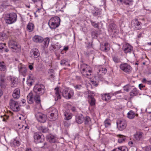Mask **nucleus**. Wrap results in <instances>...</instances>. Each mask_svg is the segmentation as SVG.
Here are the masks:
<instances>
[{
	"instance_id": "f257e3e1",
	"label": "nucleus",
	"mask_w": 151,
	"mask_h": 151,
	"mask_svg": "<svg viewBox=\"0 0 151 151\" xmlns=\"http://www.w3.org/2000/svg\"><path fill=\"white\" fill-rule=\"evenodd\" d=\"M4 18L6 24H11L14 23L16 21L17 15L15 13H11L6 14Z\"/></svg>"
},
{
	"instance_id": "f03ea898",
	"label": "nucleus",
	"mask_w": 151,
	"mask_h": 151,
	"mask_svg": "<svg viewBox=\"0 0 151 151\" xmlns=\"http://www.w3.org/2000/svg\"><path fill=\"white\" fill-rule=\"evenodd\" d=\"M60 22V19L59 17H53L49 20L48 25L51 29H55L59 26Z\"/></svg>"
},
{
	"instance_id": "7ed1b4c3",
	"label": "nucleus",
	"mask_w": 151,
	"mask_h": 151,
	"mask_svg": "<svg viewBox=\"0 0 151 151\" xmlns=\"http://www.w3.org/2000/svg\"><path fill=\"white\" fill-rule=\"evenodd\" d=\"M89 66L86 64H83L81 65L80 68L82 74L88 78L91 76V70L88 69Z\"/></svg>"
},
{
	"instance_id": "20e7f679",
	"label": "nucleus",
	"mask_w": 151,
	"mask_h": 151,
	"mask_svg": "<svg viewBox=\"0 0 151 151\" xmlns=\"http://www.w3.org/2000/svg\"><path fill=\"white\" fill-rule=\"evenodd\" d=\"M8 44L9 47L12 49L14 52H17L20 50V46L14 40H10L8 42Z\"/></svg>"
},
{
	"instance_id": "39448f33",
	"label": "nucleus",
	"mask_w": 151,
	"mask_h": 151,
	"mask_svg": "<svg viewBox=\"0 0 151 151\" xmlns=\"http://www.w3.org/2000/svg\"><path fill=\"white\" fill-rule=\"evenodd\" d=\"M34 91L37 94L42 95L45 91L44 86L42 84H37L35 85L34 88Z\"/></svg>"
},
{
	"instance_id": "423d86ee",
	"label": "nucleus",
	"mask_w": 151,
	"mask_h": 151,
	"mask_svg": "<svg viewBox=\"0 0 151 151\" xmlns=\"http://www.w3.org/2000/svg\"><path fill=\"white\" fill-rule=\"evenodd\" d=\"M62 95L64 98L66 99H70L73 95V92L72 91H69L68 88H65L61 90Z\"/></svg>"
},
{
	"instance_id": "0eeeda50",
	"label": "nucleus",
	"mask_w": 151,
	"mask_h": 151,
	"mask_svg": "<svg viewBox=\"0 0 151 151\" xmlns=\"http://www.w3.org/2000/svg\"><path fill=\"white\" fill-rule=\"evenodd\" d=\"M11 109L14 111L17 112L19 110L20 108L18 102L13 99H11L9 103Z\"/></svg>"
},
{
	"instance_id": "6e6552de",
	"label": "nucleus",
	"mask_w": 151,
	"mask_h": 151,
	"mask_svg": "<svg viewBox=\"0 0 151 151\" xmlns=\"http://www.w3.org/2000/svg\"><path fill=\"white\" fill-rule=\"evenodd\" d=\"M50 116L49 118L51 121L55 120L58 118V113L57 110L55 108L52 109V110L49 113Z\"/></svg>"
},
{
	"instance_id": "1a4fd4ad",
	"label": "nucleus",
	"mask_w": 151,
	"mask_h": 151,
	"mask_svg": "<svg viewBox=\"0 0 151 151\" xmlns=\"http://www.w3.org/2000/svg\"><path fill=\"white\" fill-rule=\"evenodd\" d=\"M107 72L106 69L105 68L100 67L98 68L97 74L96 75L95 77H98L99 80L103 79V76Z\"/></svg>"
},
{
	"instance_id": "9d476101",
	"label": "nucleus",
	"mask_w": 151,
	"mask_h": 151,
	"mask_svg": "<svg viewBox=\"0 0 151 151\" xmlns=\"http://www.w3.org/2000/svg\"><path fill=\"white\" fill-rule=\"evenodd\" d=\"M120 68L122 70L128 73L131 72L132 70V68L127 63L121 64L120 65Z\"/></svg>"
},
{
	"instance_id": "9b49d317",
	"label": "nucleus",
	"mask_w": 151,
	"mask_h": 151,
	"mask_svg": "<svg viewBox=\"0 0 151 151\" xmlns=\"http://www.w3.org/2000/svg\"><path fill=\"white\" fill-rule=\"evenodd\" d=\"M34 142L36 144L43 142L44 141V139L41 137L39 134L36 132H35L34 134Z\"/></svg>"
},
{
	"instance_id": "f8f14e48",
	"label": "nucleus",
	"mask_w": 151,
	"mask_h": 151,
	"mask_svg": "<svg viewBox=\"0 0 151 151\" xmlns=\"http://www.w3.org/2000/svg\"><path fill=\"white\" fill-rule=\"evenodd\" d=\"M117 127L120 130H122L125 129L127 126L126 121L124 119L119 120L117 122Z\"/></svg>"
},
{
	"instance_id": "ddd939ff",
	"label": "nucleus",
	"mask_w": 151,
	"mask_h": 151,
	"mask_svg": "<svg viewBox=\"0 0 151 151\" xmlns=\"http://www.w3.org/2000/svg\"><path fill=\"white\" fill-rule=\"evenodd\" d=\"M35 115L37 120L40 122L44 123L45 121L46 116L43 113L38 112L35 114Z\"/></svg>"
},
{
	"instance_id": "4468645a",
	"label": "nucleus",
	"mask_w": 151,
	"mask_h": 151,
	"mask_svg": "<svg viewBox=\"0 0 151 151\" xmlns=\"http://www.w3.org/2000/svg\"><path fill=\"white\" fill-rule=\"evenodd\" d=\"M18 133L19 135L22 136L23 137L26 136V131L25 129L26 127H23L24 125L22 124H18Z\"/></svg>"
},
{
	"instance_id": "2eb2a0df",
	"label": "nucleus",
	"mask_w": 151,
	"mask_h": 151,
	"mask_svg": "<svg viewBox=\"0 0 151 151\" xmlns=\"http://www.w3.org/2000/svg\"><path fill=\"white\" fill-rule=\"evenodd\" d=\"M141 24V23L139 22L137 19H135L133 20L132 22V26L136 30H139L141 29L142 27Z\"/></svg>"
},
{
	"instance_id": "dca6fc26",
	"label": "nucleus",
	"mask_w": 151,
	"mask_h": 151,
	"mask_svg": "<svg viewBox=\"0 0 151 151\" xmlns=\"http://www.w3.org/2000/svg\"><path fill=\"white\" fill-rule=\"evenodd\" d=\"M122 49L126 54L130 53L133 50L132 47L129 44L126 43L123 45Z\"/></svg>"
},
{
	"instance_id": "f3484780",
	"label": "nucleus",
	"mask_w": 151,
	"mask_h": 151,
	"mask_svg": "<svg viewBox=\"0 0 151 151\" xmlns=\"http://www.w3.org/2000/svg\"><path fill=\"white\" fill-rule=\"evenodd\" d=\"M134 139L137 141H142L144 138V134L140 132H137L134 134Z\"/></svg>"
},
{
	"instance_id": "a211bd4d",
	"label": "nucleus",
	"mask_w": 151,
	"mask_h": 151,
	"mask_svg": "<svg viewBox=\"0 0 151 151\" xmlns=\"http://www.w3.org/2000/svg\"><path fill=\"white\" fill-rule=\"evenodd\" d=\"M30 55L32 58H37L40 55V53L38 50L36 48L32 49L30 52Z\"/></svg>"
},
{
	"instance_id": "6ab92c4d",
	"label": "nucleus",
	"mask_w": 151,
	"mask_h": 151,
	"mask_svg": "<svg viewBox=\"0 0 151 151\" xmlns=\"http://www.w3.org/2000/svg\"><path fill=\"white\" fill-rule=\"evenodd\" d=\"M20 96V91L19 89L16 88L13 91L12 96L15 99H18Z\"/></svg>"
},
{
	"instance_id": "aec40b11",
	"label": "nucleus",
	"mask_w": 151,
	"mask_h": 151,
	"mask_svg": "<svg viewBox=\"0 0 151 151\" xmlns=\"http://www.w3.org/2000/svg\"><path fill=\"white\" fill-rule=\"evenodd\" d=\"M100 49L102 51L106 52L108 51L110 49V45L108 43H106L104 45L101 46Z\"/></svg>"
},
{
	"instance_id": "412c9836",
	"label": "nucleus",
	"mask_w": 151,
	"mask_h": 151,
	"mask_svg": "<svg viewBox=\"0 0 151 151\" xmlns=\"http://www.w3.org/2000/svg\"><path fill=\"white\" fill-rule=\"evenodd\" d=\"M47 141L50 143L55 142L56 141L55 137L53 135L50 134L47 136Z\"/></svg>"
},
{
	"instance_id": "4be33fe9",
	"label": "nucleus",
	"mask_w": 151,
	"mask_h": 151,
	"mask_svg": "<svg viewBox=\"0 0 151 151\" xmlns=\"http://www.w3.org/2000/svg\"><path fill=\"white\" fill-rule=\"evenodd\" d=\"M32 40L36 42H41L43 40V38L39 36L35 35L32 38Z\"/></svg>"
},
{
	"instance_id": "5701e85b",
	"label": "nucleus",
	"mask_w": 151,
	"mask_h": 151,
	"mask_svg": "<svg viewBox=\"0 0 151 151\" xmlns=\"http://www.w3.org/2000/svg\"><path fill=\"white\" fill-rule=\"evenodd\" d=\"M84 120V117L82 114H81L77 116L76 117V122L78 124L82 123Z\"/></svg>"
},
{
	"instance_id": "b1692460",
	"label": "nucleus",
	"mask_w": 151,
	"mask_h": 151,
	"mask_svg": "<svg viewBox=\"0 0 151 151\" xmlns=\"http://www.w3.org/2000/svg\"><path fill=\"white\" fill-rule=\"evenodd\" d=\"M135 115L138 116V114H135L134 112L132 111H130L127 114V117L130 119L134 118Z\"/></svg>"
},
{
	"instance_id": "393cba45",
	"label": "nucleus",
	"mask_w": 151,
	"mask_h": 151,
	"mask_svg": "<svg viewBox=\"0 0 151 151\" xmlns=\"http://www.w3.org/2000/svg\"><path fill=\"white\" fill-rule=\"evenodd\" d=\"M33 96L32 93H30L27 96V100L28 103L29 104L33 103Z\"/></svg>"
},
{
	"instance_id": "a878e982",
	"label": "nucleus",
	"mask_w": 151,
	"mask_h": 151,
	"mask_svg": "<svg viewBox=\"0 0 151 151\" xmlns=\"http://www.w3.org/2000/svg\"><path fill=\"white\" fill-rule=\"evenodd\" d=\"M55 97H56V98H55V100L57 101L61 98L59 91V88L58 87L55 88Z\"/></svg>"
},
{
	"instance_id": "bb28decb",
	"label": "nucleus",
	"mask_w": 151,
	"mask_h": 151,
	"mask_svg": "<svg viewBox=\"0 0 151 151\" xmlns=\"http://www.w3.org/2000/svg\"><path fill=\"white\" fill-rule=\"evenodd\" d=\"M116 26L114 24H111L109 25V27L108 30L109 32H113L116 29Z\"/></svg>"
},
{
	"instance_id": "cd10ccee",
	"label": "nucleus",
	"mask_w": 151,
	"mask_h": 151,
	"mask_svg": "<svg viewBox=\"0 0 151 151\" xmlns=\"http://www.w3.org/2000/svg\"><path fill=\"white\" fill-rule=\"evenodd\" d=\"M19 71L22 74L24 75L27 72V69L24 66H21L19 70Z\"/></svg>"
},
{
	"instance_id": "c85d7f7f",
	"label": "nucleus",
	"mask_w": 151,
	"mask_h": 151,
	"mask_svg": "<svg viewBox=\"0 0 151 151\" xmlns=\"http://www.w3.org/2000/svg\"><path fill=\"white\" fill-rule=\"evenodd\" d=\"M103 100L106 101H108L111 98V96L109 93H105L102 95Z\"/></svg>"
},
{
	"instance_id": "c756f323",
	"label": "nucleus",
	"mask_w": 151,
	"mask_h": 151,
	"mask_svg": "<svg viewBox=\"0 0 151 151\" xmlns=\"http://www.w3.org/2000/svg\"><path fill=\"white\" fill-rule=\"evenodd\" d=\"M34 28V24L32 23H29L27 26V30L29 32H32Z\"/></svg>"
},
{
	"instance_id": "7c9ffc66",
	"label": "nucleus",
	"mask_w": 151,
	"mask_h": 151,
	"mask_svg": "<svg viewBox=\"0 0 151 151\" xmlns=\"http://www.w3.org/2000/svg\"><path fill=\"white\" fill-rule=\"evenodd\" d=\"M64 115L66 120H68L70 119L72 117V114L67 111H65L64 113Z\"/></svg>"
},
{
	"instance_id": "2f4dec72",
	"label": "nucleus",
	"mask_w": 151,
	"mask_h": 151,
	"mask_svg": "<svg viewBox=\"0 0 151 151\" xmlns=\"http://www.w3.org/2000/svg\"><path fill=\"white\" fill-rule=\"evenodd\" d=\"M6 69L5 64L3 61L0 62V70L5 71Z\"/></svg>"
},
{
	"instance_id": "473e14b6",
	"label": "nucleus",
	"mask_w": 151,
	"mask_h": 151,
	"mask_svg": "<svg viewBox=\"0 0 151 151\" xmlns=\"http://www.w3.org/2000/svg\"><path fill=\"white\" fill-rule=\"evenodd\" d=\"M117 136L119 137L118 140V142L119 143H121L124 142L126 139L125 136L121 134L117 135Z\"/></svg>"
},
{
	"instance_id": "72a5a7b5",
	"label": "nucleus",
	"mask_w": 151,
	"mask_h": 151,
	"mask_svg": "<svg viewBox=\"0 0 151 151\" xmlns=\"http://www.w3.org/2000/svg\"><path fill=\"white\" fill-rule=\"evenodd\" d=\"M129 94L132 97L137 95L138 93L137 92V89L135 88H133L132 91L130 92Z\"/></svg>"
},
{
	"instance_id": "f704fd0d",
	"label": "nucleus",
	"mask_w": 151,
	"mask_h": 151,
	"mask_svg": "<svg viewBox=\"0 0 151 151\" xmlns=\"http://www.w3.org/2000/svg\"><path fill=\"white\" fill-rule=\"evenodd\" d=\"M34 99L36 103L39 104L40 106V96L36 95L35 96Z\"/></svg>"
},
{
	"instance_id": "c9c22d12",
	"label": "nucleus",
	"mask_w": 151,
	"mask_h": 151,
	"mask_svg": "<svg viewBox=\"0 0 151 151\" xmlns=\"http://www.w3.org/2000/svg\"><path fill=\"white\" fill-rule=\"evenodd\" d=\"M16 79L13 78H11V86L14 87L16 86L17 84V81H16Z\"/></svg>"
},
{
	"instance_id": "e433bc0d",
	"label": "nucleus",
	"mask_w": 151,
	"mask_h": 151,
	"mask_svg": "<svg viewBox=\"0 0 151 151\" xmlns=\"http://www.w3.org/2000/svg\"><path fill=\"white\" fill-rule=\"evenodd\" d=\"M60 65H62L65 66H68L70 65V64H69L68 62L67 61V60L65 59H63L62 60L60 63Z\"/></svg>"
},
{
	"instance_id": "4c0bfd02",
	"label": "nucleus",
	"mask_w": 151,
	"mask_h": 151,
	"mask_svg": "<svg viewBox=\"0 0 151 151\" xmlns=\"http://www.w3.org/2000/svg\"><path fill=\"white\" fill-rule=\"evenodd\" d=\"M11 145L13 147L18 146L19 145V142L16 139L14 140L11 143Z\"/></svg>"
},
{
	"instance_id": "58836bf2",
	"label": "nucleus",
	"mask_w": 151,
	"mask_h": 151,
	"mask_svg": "<svg viewBox=\"0 0 151 151\" xmlns=\"http://www.w3.org/2000/svg\"><path fill=\"white\" fill-rule=\"evenodd\" d=\"M89 101L90 102V104L91 106H94L95 105V99L92 96H89Z\"/></svg>"
},
{
	"instance_id": "ea45409f",
	"label": "nucleus",
	"mask_w": 151,
	"mask_h": 151,
	"mask_svg": "<svg viewBox=\"0 0 151 151\" xmlns=\"http://www.w3.org/2000/svg\"><path fill=\"white\" fill-rule=\"evenodd\" d=\"M39 130L42 133H46L48 132V129L47 127L40 126L39 127Z\"/></svg>"
},
{
	"instance_id": "a19ab883",
	"label": "nucleus",
	"mask_w": 151,
	"mask_h": 151,
	"mask_svg": "<svg viewBox=\"0 0 151 151\" xmlns=\"http://www.w3.org/2000/svg\"><path fill=\"white\" fill-rule=\"evenodd\" d=\"M111 121L110 119H106L104 122V124L106 127H107L111 125Z\"/></svg>"
},
{
	"instance_id": "79ce46f5",
	"label": "nucleus",
	"mask_w": 151,
	"mask_h": 151,
	"mask_svg": "<svg viewBox=\"0 0 151 151\" xmlns=\"http://www.w3.org/2000/svg\"><path fill=\"white\" fill-rule=\"evenodd\" d=\"M84 120L85 123L86 124H89L91 122V119L88 116L85 117Z\"/></svg>"
},
{
	"instance_id": "37998d69",
	"label": "nucleus",
	"mask_w": 151,
	"mask_h": 151,
	"mask_svg": "<svg viewBox=\"0 0 151 151\" xmlns=\"http://www.w3.org/2000/svg\"><path fill=\"white\" fill-rule=\"evenodd\" d=\"M76 90L80 92L83 88V87L81 85H77L74 86Z\"/></svg>"
},
{
	"instance_id": "c03bdc74",
	"label": "nucleus",
	"mask_w": 151,
	"mask_h": 151,
	"mask_svg": "<svg viewBox=\"0 0 151 151\" xmlns=\"http://www.w3.org/2000/svg\"><path fill=\"white\" fill-rule=\"evenodd\" d=\"M120 151H128L127 148L125 146H122L118 147Z\"/></svg>"
},
{
	"instance_id": "a18cd8bd",
	"label": "nucleus",
	"mask_w": 151,
	"mask_h": 151,
	"mask_svg": "<svg viewBox=\"0 0 151 151\" xmlns=\"http://www.w3.org/2000/svg\"><path fill=\"white\" fill-rule=\"evenodd\" d=\"M132 87L129 85H126L124 87V90L127 92H128L129 90L131 89Z\"/></svg>"
},
{
	"instance_id": "49530a36",
	"label": "nucleus",
	"mask_w": 151,
	"mask_h": 151,
	"mask_svg": "<svg viewBox=\"0 0 151 151\" xmlns=\"http://www.w3.org/2000/svg\"><path fill=\"white\" fill-rule=\"evenodd\" d=\"M52 50H54L58 48V46L56 45H52L50 47Z\"/></svg>"
},
{
	"instance_id": "de8ad7c7",
	"label": "nucleus",
	"mask_w": 151,
	"mask_h": 151,
	"mask_svg": "<svg viewBox=\"0 0 151 151\" xmlns=\"http://www.w3.org/2000/svg\"><path fill=\"white\" fill-rule=\"evenodd\" d=\"M114 61L116 63H117L119 61V59H118L117 57L114 56L113 58Z\"/></svg>"
},
{
	"instance_id": "09e8293b",
	"label": "nucleus",
	"mask_w": 151,
	"mask_h": 151,
	"mask_svg": "<svg viewBox=\"0 0 151 151\" xmlns=\"http://www.w3.org/2000/svg\"><path fill=\"white\" fill-rule=\"evenodd\" d=\"M132 1V0H125L124 3L127 5H129Z\"/></svg>"
},
{
	"instance_id": "8fccbe9b",
	"label": "nucleus",
	"mask_w": 151,
	"mask_h": 151,
	"mask_svg": "<svg viewBox=\"0 0 151 151\" xmlns=\"http://www.w3.org/2000/svg\"><path fill=\"white\" fill-rule=\"evenodd\" d=\"M0 86L1 88H5V82H2L0 81Z\"/></svg>"
},
{
	"instance_id": "3c124183",
	"label": "nucleus",
	"mask_w": 151,
	"mask_h": 151,
	"mask_svg": "<svg viewBox=\"0 0 151 151\" xmlns=\"http://www.w3.org/2000/svg\"><path fill=\"white\" fill-rule=\"evenodd\" d=\"M93 14L94 16H97L100 15L101 14V12H100L96 11L94 12L93 13Z\"/></svg>"
},
{
	"instance_id": "603ef678",
	"label": "nucleus",
	"mask_w": 151,
	"mask_h": 151,
	"mask_svg": "<svg viewBox=\"0 0 151 151\" xmlns=\"http://www.w3.org/2000/svg\"><path fill=\"white\" fill-rule=\"evenodd\" d=\"M5 76L4 75H1V76L0 81L1 82H5Z\"/></svg>"
},
{
	"instance_id": "864d4df0",
	"label": "nucleus",
	"mask_w": 151,
	"mask_h": 151,
	"mask_svg": "<svg viewBox=\"0 0 151 151\" xmlns=\"http://www.w3.org/2000/svg\"><path fill=\"white\" fill-rule=\"evenodd\" d=\"M92 25L95 27L98 28L99 27V24L97 23H95L94 22L91 23Z\"/></svg>"
},
{
	"instance_id": "5fc2aeb1",
	"label": "nucleus",
	"mask_w": 151,
	"mask_h": 151,
	"mask_svg": "<svg viewBox=\"0 0 151 151\" xmlns=\"http://www.w3.org/2000/svg\"><path fill=\"white\" fill-rule=\"evenodd\" d=\"M64 125L65 127H68L70 125V124L67 121L64 122Z\"/></svg>"
},
{
	"instance_id": "6e6d98bb",
	"label": "nucleus",
	"mask_w": 151,
	"mask_h": 151,
	"mask_svg": "<svg viewBox=\"0 0 151 151\" xmlns=\"http://www.w3.org/2000/svg\"><path fill=\"white\" fill-rule=\"evenodd\" d=\"M146 151H151V145L149 146L146 147Z\"/></svg>"
},
{
	"instance_id": "4d7b16f0",
	"label": "nucleus",
	"mask_w": 151,
	"mask_h": 151,
	"mask_svg": "<svg viewBox=\"0 0 151 151\" xmlns=\"http://www.w3.org/2000/svg\"><path fill=\"white\" fill-rule=\"evenodd\" d=\"M97 32L96 31H93L91 32V35L92 36H96Z\"/></svg>"
},
{
	"instance_id": "13d9d810",
	"label": "nucleus",
	"mask_w": 151,
	"mask_h": 151,
	"mask_svg": "<svg viewBox=\"0 0 151 151\" xmlns=\"http://www.w3.org/2000/svg\"><path fill=\"white\" fill-rule=\"evenodd\" d=\"M33 64L32 65H29V68L30 70H32L33 68Z\"/></svg>"
},
{
	"instance_id": "bf43d9fd",
	"label": "nucleus",
	"mask_w": 151,
	"mask_h": 151,
	"mask_svg": "<svg viewBox=\"0 0 151 151\" xmlns=\"http://www.w3.org/2000/svg\"><path fill=\"white\" fill-rule=\"evenodd\" d=\"M145 86L143 85L142 84H139V87L140 89H141L142 88L144 87Z\"/></svg>"
},
{
	"instance_id": "052dcab7",
	"label": "nucleus",
	"mask_w": 151,
	"mask_h": 151,
	"mask_svg": "<svg viewBox=\"0 0 151 151\" xmlns=\"http://www.w3.org/2000/svg\"><path fill=\"white\" fill-rule=\"evenodd\" d=\"M68 46H67L64 47V48L63 49V50H65V51H66L68 50Z\"/></svg>"
},
{
	"instance_id": "680f3d73",
	"label": "nucleus",
	"mask_w": 151,
	"mask_h": 151,
	"mask_svg": "<svg viewBox=\"0 0 151 151\" xmlns=\"http://www.w3.org/2000/svg\"><path fill=\"white\" fill-rule=\"evenodd\" d=\"M71 110L73 111H74L76 110V108L75 107H73L71 108Z\"/></svg>"
},
{
	"instance_id": "e2e57ef3",
	"label": "nucleus",
	"mask_w": 151,
	"mask_h": 151,
	"mask_svg": "<svg viewBox=\"0 0 151 151\" xmlns=\"http://www.w3.org/2000/svg\"><path fill=\"white\" fill-rule=\"evenodd\" d=\"M26 151H32L31 149L30 148H27V149Z\"/></svg>"
},
{
	"instance_id": "0e129e2a",
	"label": "nucleus",
	"mask_w": 151,
	"mask_h": 151,
	"mask_svg": "<svg viewBox=\"0 0 151 151\" xmlns=\"http://www.w3.org/2000/svg\"><path fill=\"white\" fill-rule=\"evenodd\" d=\"M28 84H29V85H30V86H32V81L30 82H28Z\"/></svg>"
},
{
	"instance_id": "69168bd1",
	"label": "nucleus",
	"mask_w": 151,
	"mask_h": 151,
	"mask_svg": "<svg viewBox=\"0 0 151 151\" xmlns=\"http://www.w3.org/2000/svg\"><path fill=\"white\" fill-rule=\"evenodd\" d=\"M22 103L23 104L24 103L26 102V100L24 99H23L22 100Z\"/></svg>"
},
{
	"instance_id": "338daca9",
	"label": "nucleus",
	"mask_w": 151,
	"mask_h": 151,
	"mask_svg": "<svg viewBox=\"0 0 151 151\" xmlns=\"http://www.w3.org/2000/svg\"><path fill=\"white\" fill-rule=\"evenodd\" d=\"M142 34V33H140L139 34V35H138V37L139 38L140 37H141Z\"/></svg>"
},
{
	"instance_id": "774afa93",
	"label": "nucleus",
	"mask_w": 151,
	"mask_h": 151,
	"mask_svg": "<svg viewBox=\"0 0 151 151\" xmlns=\"http://www.w3.org/2000/svg\"><path fill=\"white\" fill-rule=\"evenodd\" d=\"M117 1L119 3H122L123 2L122 0H117Z\"/></svg>"
}]
</instances>
